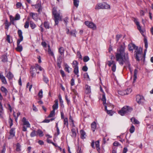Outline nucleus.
<instances>
[{
	"label": "nucleus",
	"mask_w": 153,
	"mask_h": 153,
	"mask_svg": "<svg viewBox=\"0 0 153 153\" xmlns=\"http://www.w3.org/2000/svg\"><path fill=\"white\" fill-rule=\"evenodd\" d=\"M55 104L53 106V110L54 111H55V110L57 109L58 107V101L57 100H56L55 101Z\"/></svg>",
	"instance_id": "nucleus-16"
},
{
	"label": "nucleus",
	"mask_w": 153,
	"mask_h": 153,
	"mask_svg": "<svg viewBox=\"0 0 153 153\" xmlns=\"http://www.w3.org/2000/svg\"><path fill=\"white\" fill-rule=\"evenodd\" d=\"M30 27L32 29H34L36 26V25L33 22H31L30 24Z\"/></svg>",
	"instance_id": "nucleus-48"
},
{
	"label": "nucleus",
	"mask_w": 153,
	"mask_h": 153,
	"mask_svg": "<svg viewBox=\"0 0 153 153\" xmlns=\"http://www.w3.org/2000/svg\"><path fill=\"white\" fill-rule=\"evenodd\" d=\"M29 26V22L28 21H27L25 22V25H24V27L25 28H28Z\"/></svg>",
	"instance_id": "nucleus-57"
},
{
	"label": "nucleus",
	"mask_w": 153,
	"mask_h": 153,
	"mask_svg": "<svg viewBox=\"0 0 153 153\" xmlns=\"http://www.w3.org/2000/svg\"><path fill=\"white\" fill-rule=\"evenodd\" d=\"M22 121L23 122L24 125L26 126L27 127H30V124L29 123V122L27 120L26 118L25 117L23 118Z\"/></svg>",
	"instance_id": "nucleus-11"
},
{
	"label": "nucleus",
	"mask_w": 153,
	"mask_h": 153,
	"mask_svg": "<svg viewBox=\"0 0 153 153\" xmlns=\"http://www.w3.org/2000/svg\"><path fill=\"white\" fill-rule=\"evenodd\" d=\"M95 145L97 151L99 152L100 151V147L99 144V141L97 140L95 142Z\"/></svg>",
	"instance_id": "nucleus-29"
},
{
	"label": "nucleus",
	"mask_w": 153,
	"mask_h": 153,
	"mask_svg": "<svg viewBox=\"0 0 153 153\" xmlns=\"http://www.w3.org/2000/svg\"><path fill=\"white\" fill-rule=\"evenodd\" d=\"M67 33L68 34H70L74 37H76V31L75 30H72L70 32L69 31V30L67 29Z\"/></svg>",
	"instance_id": "nucleus-13"
},
{
	"label": "nucleus",
	"mask_w": 153,
	"mask_h": 153,
	"mask_svg": "<svg viewBox=\"0 0 153 153\" xmlns=\"http://www.w3.org/2000/svg\"><path fill=\"white\" fill-rule=\"evenodd\" d=\"M74 74L77 75V77L79 76V67L74 68Z\"/></svg>",
	"instance_id": "nucleus-30"
},
{
	"label": "nucleus",
	"mask_w": 153,
	"mask_h": 153,
	"mask_svg": "<svg viewBox=\"0 0 153 153\" xmlns=\"http://www.w3.org/2000/svg\"><path fill=\"white\" fill-rule=\"evenodd\" d=\"M126 91L125 90L120 91H118V94L120 95H124L126 94Z\"/></svg>",
	"instance_id": "nucleus-45"
},
{
	"label": "nucleus",
	"mask_w": 153,
	"mask_h": 153,
	"mask_svg": "<svg viewBox=\"0 0 153 153\" xmlns=\"http://www.w3.org/2000/svg\"><path fill=\"white\" fill-rule=\"evenodd\" d=\"M64 49L63 47H61L59 49V51L62 56H64Z\"/></svg>",
	"instance_id": "nucleus-22"
},
{
	"label": "nucleus",
	"mask_w": 153,
	"mask_h": 153,
	"mask_svg": "<svg viewBox=\"0 0 153 153\" xmlns=\"http://www.w3.org/2000/svg\"><path fill=\"white\" fill-rule=\"evenodd\" d=\"M122 37V35L120 34H117L116 36V40L117 42L119 39Z\"/></svg>",
	"instance_id": "nucleus-55"
},
{
	"label": "nucleus",
	"mask_w": 153,
	"mask_h": 153,
	"mask_svg": "<svg viewBox=\"0 0 153 153\" xmlns=\"http://www.w3.org/2000/svg\"><path fill=\"white\" fill-rule=\"evenodd\" d=\"M115 64V62L113 60L108 61L107 62V64L109 67H110L112 65H113Z\"/></svg>",
	"instance_id": "nucleus-27"
},
{
	"label": "nucleus",
	"mask_w": 153,
	"mask_h": 153,
	"mask_svg": "<svg viewBox=\"0 0 153 153\" xmlns=\"http://www.w3.org/2000/svg\"><path fill=\"white\" fill-rule=\"evenodd\" d=\"M78 62L76 60L74 61L72 63L73 68H74L78 67Z\"/></svg>",
	"instance_id": "nucleus-25"
},
{
	"label": "nucleus",
	"mask_w": 153,
	"mask_h": 153,
	"mask_svg": "<svg viewBox=\"0 0 153 153\" xmlns=\"http://www.w3.org/2000/svg\"><path fill=\"white\" fill-rule=\"evenodd\" d=\"M8 21L6 20L5 22V28L6 29H8L9 26L10 25Z\"/></svg>",
	"instance_id": "nucleus-44"
},
{
	"label": "nucleus",
	"mask_w": 153,
	"mask_h": 153,
	"mask_svg": "<svg viewBox=\"0 0 153 153\" xmlns=\"http://www.w3.org/2000/svg\"><path fill=\"white\" fill-rule=\"evenodd\" d=\"M110 6L109 5L106 3H104L103 4L99 3L97 5L95 9L96 10H99L100 9H110Z\"/></svg>",
	"instance_id": "nucleus-6"
},
{
	"label": "nucleus",
	"mask_w": 153,
	"mask_h": 153,
	"mask_svg": "<svg viewBox=\"0 0 153 153\" xmlns=\"http://www.w3.org/2000/svg\"><path fill=\"white\" fill-rule=\"evenodd\" d=\"M71 131L72 132V136L73 137H75L76 136L75 129H71Z\"/></svg>",
	"instance_id": "nucleus-39"
},
{
	"label": "nucleus",
	"mask_w": 153,
	"mask_h": 153,
	"mask_svg": "<svg viewBox=\"0 0 153 153\" xmlns=\"http://www.w3.org/2000/svg\"><path fill=\"white\" fill-rule=\"evenodd\" d=\"M30 16H31L32 18L33 19H36V14L33 13H30Z\"/></svg>",
	"instance_id": "nucleus-51"
},
{
	"label": "nucleus",
	"mask_w": 153,
	"mask_h": 153,
	"mask_svg": "<svg viewBox=\"0 0 153 153\" xmlns=\"http://www.w3.org/2000/svg\"><path fill=\"white\" fill-rule=\"evenodd\" d=\"M43 80L46 84H48L49 82V79L48 77L44 74H43Z\"/></svg>",
	"instance_id": "nucleus-28"
},
{
	"label": "nucleus",
	"mask_w": 153,
	"mask_h": 153,
	"mask_svg": "<svg viewBox=\"0 0 153 153\" xmlns=\"http://www.w3.org/2000/svg\"><path fill=\"white\" fill-rule=\"evenodd\" d=\"M88 69V68L86 66H84L82 68V70L84 71H86Z\"/></svg>",
	"instance_id": "nucleus-63"
},
{
	"label": "nucleus",
	"mask_w": 153,
	"mask_h": 153,
	"mask_svg": "<svg viewBox=\"0 0 153 153\" xmlns=\"http://www.w3.org/2000/svg\"><path fill=\"white\" fill-rule=\"evenodd\" d=\"M97 127L96 123L95 122H94L91 124V128L93 132L95 131Z\"/></svg>",
	"instance_id": "nucleus-20"
},
{
	"label": "nucleus",
	"mask_w": 153,
	"mask_h": 153,
	"mask_svg": "<svg viewBox=\"0 0 153 153\" xmlns=\"http://www.w3.org/2000/svg\"><path fill=\"white\" fill-rule=\"evenodd\" d=\"M32 6L35 7V8L38 9L37 11L38 12H39L40 11L41 9V5L39 4H38L35 5H32Z\"/></svg>",
	"instance_id": "nucleus-26"
},
{
	"label": "nucleus",
	"mask_w": 153,
	"mask_h": 153,
	"mask_svg": "<svg viewBox=\"0 0 153 153\" xmlns=\"http://www.w3.org/2000/svg\"><path fill=\"white\" fill-rule=\"evenodd\" d=\"M81 138L82 139L85 138L86 135L85 131L83 130H81L80 131Z\"/></svg>",
	"instance_id": "nucleus-14"
},
{
	"label": "nucleus",
	"mask_w": 153,
	"mask_h": 153,
	"mask_svg": "<svg viewBox=\"0 0 153 153\" xmlns=\"http://www.w3.org/2000/svg\"><path fill=\"white\" fill-rule=\"evenodd\" d=\"M20 15L18 13H17L16 15L15 18H13V21L19 20L20 19Z\"/></svg>",
	"instance_id": "nucleus-37"
},
{
	"label": "nucleus",
	"mask_w": 153,
	"mask_h": 153,
	"mask_svg": "<svg viewBox=\"0 0 153 153\" xmlns=\"http://www.w3.org/2000/svg\"><path fill=\"white\" fill-rule=\"evenodd\" d=\"M135 51L134 52L135 53L136 58L137 61H139L140 59L143 60L142 54L143 49L141 48H138L136 46L135 48Z\"/></svg>",
	"instance_id": "nucleus-4"
},
{
	"label": "nucleus",
	"mask_w": 153,
	"mask_h": 153,
	"mask_svg": "<svg viewBox=\"0 0 153 153\" xmlns=\"http://www.w3.org/2000/svg\"><path fill=\"white\" fill-rule=\"evenodd\" d=\"M134 76L133 82H134L137 79V71L136 69L134 70Z\"/></svg>",
	"instance_id": "nucleus-35"
},
{
	"label": "nucleus",
	"mask_w": 153,
	"mask_h": 153,
	"mask_svg": "<svg viewBox=\"0 0 153 153\" xmlns=\"http://www.w3.org/2000/svg\"><path fill=\"white\" fill-rule=\"evenodd\" d=\"M6 76L9 80H11L13 77V75L10 71H9L6 74Z\"/></svg>",
	"instance_id": "nucleus-15"
},
{
	"label": "nucleus",
	"mask_w": 153,
	"mask_h": 153,
	"mask_svg": "<svg viewBox=\"0 0 153 153\" xmlns=\"http://www.w3.org/2000/svg\"><path fill=\"white\" fill-rule=\"evenodd\" d=\"M64 125H65L66 127H68V119L67 118H65L64 119Z\"/></svg>",
	"instance_id": "nucleus-34"
},
{
	"label": "nucleus",
	"mask_w": 153,
	"mask_h": 153,
	"mask_svg": "<svg viewBox=\"0 0 153 153\" xmlns=\"http://www.w3.org/2000/svg\"><path fill=\"white\" fill-rule=\"evenodd\" d=\"M132 110V109L128 106L123 107L121 110L118 111V113L121 116H123L125 114H128Z\"/></svg>",
	"instance_id": "nucleus-5"
},
{
	"label": "nucleus",
	"mask_w": 153,
	"mask_h": 153,
	"mask_svg": "<svg viewBox=\"0 0 153 153\" xmlns=\"http://www.w3.org/2000/svg\"><path fill=\"white\" fill-rule=\"evenodd\" d=\"M85 88L86 89L85 93L86 94H89L91 93V90L90 86L88 85H86L85 86Z\"/></svg>",
	"instance_id": "nucleus-21"
},
{
	"label": "nucleus",
	"mask_w": 153,
	"mask_h": 153,
	"mask_svg": "<svg viewBox=\"0 0 153 153\" xmlns=\"http://www.w3.org/2000/svg\"><path fill=\"white\" fill-rule=\"evenodd\" d=\"M60 72L62 77H64L65 76V73L62 70H60Z\"/></svg>",
	"instance_id": "nucleus-62"
},
{
	"label": "nucleus",
	"mask_w": 153,
	"mask_h": 153,
	"mask_svg": "<svg viewBox=\"0 0 153 153\" xmlns=\"http://www.w3.org/2000/svg\"><path fill=\"white\" fill-rule=\"evenodd\" d=\"M105 110L106 111L107 113L108 114H110L111 116L112 115V111L111 110H108L107 109V108H106V110Z\"/></svg>",
	"instance_id": "nucleus-60"
},
{
	"label": "nucleus",
	"mask_w": 153,
	"mask_h": 153,
	"mask_svg": "<svg viewBox=\"0 0 153 153\" xmlns=\"http://www.w3.org/2000/svg\"><path fill=\"white\" fill-rule=\"evenodd\" d=\"M52 13L54 17L55 25H57L59 23V21L62 20V16L61 15L60 13L57 12L56 9L55 7L53 9Z\"/></svg>",
	"instance_id": "nucleus-3"
},
{
	"label": "nucleus",
	"mask_w": 153,
	"mask_h": 153,
	"mask_svg": "<svg viewBox=\"0 0 153 153\" xmlns=\"http://www.w3.org/2000/svg\"><path fill=\"white\" fill-rule=\"evenodd\" d=\"M131 120L132 123L134 124H139V121L135 119L134 118H131Z\"/></svg>",
	"instance_id": "nucleus-32"
},
{
	"label": "nucleus",
	"mask_w": 153,
	"mask_h": 153,
	"mask_svg": "<svg viewBox=\"0 0 153 153\" xmlns=\"http://www.w3.org/2000/svg\"><path fill=\"white\" fill-rule=\"evenodd\" d=\"M1 90L2 92L5 93V95H7V93H8V91L7 89L4 86H2L1 87Z\"/></svg>",
	"instance_id": "nucleus-33"
},
{
	"label": "nucleus",
	"mask_w": 153,
	"mask_h": 153,
	"mask_svg": "<svg viewBox=\"0 0 153 153\" xmlns=\"http://www.w3.org/2000/svg\"><path fill=\"white\" fill-rule=\"evenodd\" d=\"M17 117H16V115L14 113L13 114V115L14 116V117H15V120L16 121H17V117H18L19 116L20 114V112H18L17 114Z\"/></svg>",
	"instance_id": "nucleus-59"
},
{
	"label": "nucleus",
	"mask_w": 153,
	"mask_h": 153,
	"mask_svg": "<svg viewBox=\"0 0 153 153\" xmlns=\"http://www.w3.org/2000/svg\"><path fill=\"white\" fill-rule=\"evenodd\" d=\"M33 110L35 112H36L38 111V109L34 105V104H33Z\"/></svg>",
	"instance_id": "nucleus-61"
},
{
	"label": "nucleus",
	"mask_w": 153,
	"mask_h": 153,
	"mask_svg": "<svg viewBox=\"0 0 153 153\" xmlns=\"http://www.w3.org/2000/svg\"><path fill=\"white\" fill-rule=\"evenodd\" d=\"M0 79L3 84H7L6 79L5 76L3 75V73L2 72H1L0 73Z\"/></svg>",
	"instance_id": "nucleus-10"
},
{
	"label": "nucleus",
	"mask_w": 153,
	"mask_h": 153,
	"mask_svg": "<svg viewBox=\"0 0 153 153\" xmlns=\"http://www.w3.org/2000/svg\"><path fill=\"white\" fill-rule=\"evenodd\" d=\"M44 26L46 29H49L50 28L49 24L48 22H44Z\"/></svg>",
	"instance_id": "nucleus-42"
},
{
	"label": "nucleus",
	"mask_w": 153,
	"mask_h": 153,
	"mask_svg": "<svg viewBox=\"0 0 153 153\" xmlns=\"http://www.w3.org/2000/svg\"><path fill=\"white\" fill-rule=\"evenodd\" d=\"M125 45L124 43H123L117 49V52L115 53L116 60L122 65H123L124 62H126L128 66L130 67V64L128 61V53H125Z\"/></svg>",
	"instance_id": "nucleus-1"
},
{
	"label": "nucleus",
	"mask_w": 153,
	"mask_h": 153,
	"mask_svg": "<svg viewBox=\"0 0 153 153\" xmlns=\"http://www.w3.org/2000/svg\"><path fill=\"white\" fill-rule=\"evenodd\" d=\"M126 91V94H128L131 93L132 91V90L131 88H129L127 89L126 90H125Z\"/></svg>",
	"instance_id": "nucleus-54"
},
{
	"label": "nucleus",
	"mask_w": 153,
	"mask_h": 153,
	"mask_svg": "<svg viewBox=\"0 0 153 153\" xmlns=\"http://www.w3.org/2000/svg\"><path fill=\"white\" fill-rule=\"evenodd\" d=\"M48 54L49 55H50L52 56H53L54 54H53V52L52 51V50H51V49L50 48V45H48Z\"/></svg>",
	"instance_id": "nucleus-23"
},
{
	"label": "nucleus",
	"mask_w": 153,
	"mask_h": 153,
	"mask_svg": "<svg viewBox=\"0 0 153 153\" xmlns=\"http://www.w3.org/2000/svg\"><path fill=\"white\" fill-rule=\"evenodd\" d=\"M64 66L65 68L64 69L65 71L68 72V73H70V71L69 70V69L70 68L69 66L67 65L66 63H65L64 64Z\"/></svg>",
	"instance_id": "nucleus-31"
},
{
	"label": "nucleus",
	"mask_w": 153,
	"mask_h": 153,
	"mask_svg": "<svg viewBox=\"0 0 153 153\" xmlns=\"http://www.w3.org/2000/svg\"><path fill=\"white\" fill-rule=\"evenodd\" d=\"M0 116L1 117L3 114V108L2 104L0 102Z\"/></svg>",
	"instance_id": "nucleus-40"
},
{
	"label": "nucleus",
	"mask_w": 153,
	"mask_h": 153,
	"mask_svg": "<svg viewBox=\"0 0 153 153\" xmlns=\"http://www.w3.org/2000/svg\"><path fill=\"white\" fill-rule=\"evenodd\" d=\"M144 41L145 43V47L146 49H147L148 48V42L147 39L146 38H144Z\"/></svg>",
	"instance_id": "nucleus-52"
},
{
	"label": "nucleus",
	"mask_w": 153,
	"mask_h": 153,
	"mask_svg": "<svg viewBox=\"0 0 153 153\" xmlns=\"http://www.w3.org/2000/svg\"><path fill=\"white\" fill-rule=\"evenodd\" d=\"M22 6V4L20 2H17L16 4L17 8L21 9Z\"/></svg>",
	"instance_id": "nucleus-49"
},
{
	"label": "nucleus",
	"mask_w": 153,
	"mask_h": 153,
	"mask_svg": "<svg viewBox=\"0 0 153 153\" xmlns=\"http://www.w3.org/2000/svg\"><path fill=\"white\" fill-rule=\"evenodd\" d=\"M85 23L86 25L90 28H92L94 30L96 28L95 25L92 22L86 21Z\"/></svg>",
	"instance_id": "nucleus-9"
},
{
	"label": "nucleus",
	"mask_w": 153,
	"mask_h": 153,
	"mask_svg": "<svg viewBox=\"0 0 153 153\" xmlns=\"http://www.w3.org/2000/svg\"><path fill=\"white\" fill-rule=\"evenodd\" d=\"M1 61L4 62H6L7 61V57L5 54H4L1 56Z\"/></svg>",
	"instance_id": "nucleus-19"
},
{
	"label": "nucleus",
	"mask_w": 153,
	"mask_h": 153,
	"mask_svg": "<svg viewBox=\"0 0 153 153\" xmlns=\"http://www.w3.org/2000/svg\"><path fill=\"white\" fill-rule=\"evenodd\" d=\"M111 70L112 71L114 72L116 71V64H114V65H112L111 67Z\"/></svg>",
	"instance_id": "nucleus-58"
},
{
	"label": "nucleus",
	"mask_w": 153,
	"mask_h": 153,
	"mask_svg": "<svg viewBox=\"0 0 153 153\" xmlns=\"http://www.w3.org/2000/svg\"><path fill=\"white\" fill-rule=\"evenodd\" d=\"M36 135V132L35 130L33 131L30 133V136L33 137L35 136Z\"/></svg>",
	"instance_id": "nucleus-47"
},
{
	"label": "nucleus",
	"mask_w": 153,
	"mask_h": 153,
	"mask_svg": "<svg viewBox=\"0 0 153 153\" xmlns=\"http://www.w3.org/2000/svg\"><path fill=\"white\" fill-rule=\"evenodd\" d=\"M134 22L137 26V29L139 30L141 34L143 35L144 32V30L143 29H142L141 27L140 26L139 22L136 19H134Z\"/></svg>",
	"instance_id": "nucleus-8"
},
{
	"label": "nucleus",
	"mask_w": 153,
	"mask_h": 153,
	"mask_svg": "<svg viewBox=\"0 0 153 153\" xmlns=\"http://www.w3.org/2000/svg\"><path fill=\"white\" fill-rule=\"evenodd\" d=\"M136 100L139 104H143L145 102L143 97L140 95H137L136 96Z\"/></svg>",
	"instance_id": "nucleus-7"
},
{
	"label": "nucleus",
	"mask_w": 153,
	"mask_h": 153,
	"mask_svg": "<svg viewBox=\"0 0 153 153\" xmlns=\"http://www.w3.org/2000/svg\"><path fill=\"white\" fill-rule=\"evenodd\" d=\"M74 5L76 7H77L79 2V0H73Z\"/></svg>",
	"instance_id": "nucleus-38"
},
{
	"label": "nucleus",
	"mask_w": 153,
	"mask_h": 153,
	"mask_svg": "<svg viewBox=\"0 0 153 153\" xmlns=\"http://www.w3.org/2000/svg\"><path fill=\"white\" fill-rule=\"evenodd\" d=\"M55 111L53 110L51 111L49 115L48 116V118H50L53 117L55 115Z\"/></svg>",
	"instance_id": "nucleus-43"
},
{
	"label": "nucleus",
	"mask_w": 153,
	"mask_h": 153,
	"mask_svg": "<svg viewBox=\"0 0 153 153\" xmlns=\"http://www.w3.org/2000/svg\"><path fill=\"white\" fill-rule=\"evenodd\" d=\"M15 128H12L10 131V137H13L15 136Z\"/></svg>",
	"instance_id": "nucleus-24"
},
{
	"label": "nucleus",
	"mask_w": 153,
	"mask_h": 153,
	"mask_svg": "<svg viewBox=\"0 0 153 153\" xmlns=\"http://www.w3.org/2000/svg\"><path fill=\"white\" fill-rule=\"evenodd\" d=\"M128 49L129 51H132L134 49H135L136 46L133 44H129L128 45Z\"/></svg>",
	"instance_id": "nucleus-18"
},
{
	"label": "nucleus",
	"mask_w": 153,
	"mask_h": 153,
	"mask_svg": "<svg viewBox=\"0 0 153 153\" xmlns=\"http://www.w3.org/2000/svg\"><path fill=\"white\" fill-rule=\"evenodd\" d=\"M135 130V128L133 125H132L130 129V132L131 133H133Z\"/></svg>",
	"instance_id": "nucleus-50"
},
{
	"label": "nucleus",
	"mask_w": 153,
	"mask_h": 153,
	"mask_svg": "<svg viewBox=\"0 0 153 153\" xmlns=\"http://www.w3.org/2000/svg\"><path fill=\"white\" fill-rule=\"evenodd\" d=\"M43 91L42 90H40L38 93V95L39 97L40 98H42V97Z\"/></svg>",
	"instance_id": "nucleus-56"
},
{
	"label": "nucleus",
	"mask_w": 153,
	"mask_h": 153,
	"mask_svg": "<svg viewBox=\"0 0 153 153\" xmlns=\"http://www.w3.org/2000/svg\"><path fill=\"white\" fill-rule=\"evenodd\" d=\"M69 121L70 122H71V124L72 126L73 127H75V125L74 123V120H73L72 117L70 115L69 117Z\"/></svg>",
	"instance_id": "nucleus-41"
},
{
	"label": "nucleus",
	"mask_w": 153,
	"mask_h": 153,
	"mask_svg": "<svg viewBox=\"0 0 153 153\" xmlns=\"http://www.w3.org/2000/svg\"><path fill=\"white\" fill-rule=\"evenodd\" d=\"M21 145L19 143H17L16 144V150L19 152L21 150Z\"/></svg>",
	"instance_id": "nucleus-46"
},
{
	"label": "nucleus",
	"mask_w": 153,
	"mask_h": 153,
	"mask_svg": "<svg viewBox=\"0 0 153 153\" xmlns=\"http://www.w3.org/2000/svg\"><path fill=\"white\" fill-rule=\"evenodd\" d=\"M37 134L40 136V137H42L44 135V134L42 131L38 129L37 131Z\"/></svg>",
	"instance_id": "nucleus-36"
},
{
	"label": "nucleus",
	"mask_w": 153,
	"mask_h": 153,
	"mask_svg": "<svg viewBox=\"0 0 153 153\" xmlns=\"http://www.w3.org/2000/svg\"><path fill=\"white\" fill-rule=\"evenodd\" d=\"M36 68H31L30 72L31 76L32 77H34L36 76Z\"/></svg>",
	"instance_id": "nucleus-12"
},
{
	"label": "nucleus",
	"mask_w": 153,
	"mask_h": 153,
	"mask_svg": "<svg viewBox=\"0 0 153 153\" xmlns=\"http://www.w3.org/2000/svg\"><path fill=\"white\" fill-rule=\"evenodd\" d=\"M89 60V58L87 56H85L83 57V61L85 62H86L88 61Z\"/></svg>",
	"instance_id": "nucleus-53"
},
{
	"label": "nucleus",
	"mask_w": 153,
	"mask_h": 153,
	"mask_svg": "<svg viewBox=\"0 0 153 153\" xmlns=\"http://www.w3.org/2000/svg\"><path fill=\"white\" fill-rule=\"evenodd\" d=\"M102 100L103 101V104L105 107V109L106 110L107 105L106 103V99L105 94H103L102 95Z\"/></svg>",
	"instance_id": "nucleus-17"
},
{
	"label": "nucleus",
	"mask_w": 153,
	"mask_h": 153,
	"mask_svg": "<svg viewBox=\"0 0 153 153\" xmlns=\"http://www.w3.org/2000/svg\"><path fill=\"white\" fill-rule=\"evenodd\" d=\"M71 84L72 86H73L74 85V80L73 78H72L71 80Z\"/></svg>",
	"instance_id": "nucleus-64"
},
{
	"label": "nucleus",
	"mask_w": 153,
	"mask_h": 153,
	"mask_svg": "<svg viewBox=\"0 0 153 153\" xmlns=\"http://www.w3.org/2000/svg\"><path fill=\"white\" fill-rule=\"evenodd\" d=\"M18 34L19 37V39L17 40V47L16 49L17 51L20 52L22 51L23 47L22 45L20 44V43L21 42L23 41V37L22 35V32L21 30H18Z\"/></svg>",
	"instance_id": "nucleus-2"
}]
</instances>
